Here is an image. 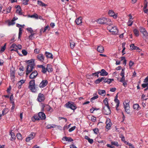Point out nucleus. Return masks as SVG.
Wrapping results in <instances>:
<instances>
[{
  "mask_svg": "<svg viewBox=\"0 0 148 148\" xmlns=\"http://www.w3.org/2000/svg\"><path fill=\"white\" fill-rule=\"evenodd\" d=\"M134 62L132 61H130L129 63V66L130 68L134 64Z\"/></svg>",
  "mask_w": 148,
  "mask_h": 148,
  "instance_id": "680f3d73",
  "label": "nucleus"
},
{
  "mask_svg": "<svg viewBox=\"0 0 148 148\" xmlns=\"http://www.w3.org/2000/svg\"><path fill=\"white\" fill-rule=\"evenodd\" d=\"M37 67L38 68H41L42 69L41 72L43 73H45L47 71L46 68L42 65H38Z\"/></svg>",
  "mask_w": 148,
  "mask_h": 148,
  "instance_id": "dca6fc26",
  "label": "nucleus"
},
{
  "mask_svg": "<svg viewBox=\"0 0 148 148\" xmlns=\"http://www.w3.org/2000/svg\"><path fill=\"white\" fill-rule=\"evenodd\" d=\"M38 115L40 119L45 120L46 118V116L44 113L42 112H40L38 113Z\"/></svg>",
  "mask_w": 148,
  "mask_h": 148,
  "instance_id": "a211bd4d",
  "label": "nucleus"
},
{
  "mask_svg": "<svg viewBox=\"0 0 148 148\" xmlns=\"http://www.w3.org/2000/svg\"><path fill=\"white\" fill-rule=\"evenodd\" d=\"M125 81V76L122 77L121 79L120 80V82H123Z\"/></svg>",
  "mask_w": 148,
  "mask_h": 148,
  "instance_id": "338daca9",
  "label": "nucleus"
},
{
  "mask_svg": "<svg viewBox=\"0 0 148 148\" xmlns=\"http://www.w3.org/2000/svg\"><path fill=\"white\" fill-rule=\"evenodd\" d=\"M97 22L98 24L110 25L112 24V22L111 20L108 18H102L98 19Z\"/></svg>",
  "mask_w": 148,
  "mask_h": 148,
  "instance_id": "f03ea898",
  "label": "nucleus"
},
{
  "mask_svg": "<svg viewBox=\"0 0 148 148\" xmlns=\"http://www.w3.org/2000/svg\"><path fill=\"white\" fill-rule=\"evenodd\" d=\"M16 47H17L16 45L14 44H13L11 46L10 48H13L16 49Z\"/></svg>",
  "mask_w": 148,
  "mask_h": 148,
  "instance_id": "774afa93",
  "label": "nucleus"
},
{
  "mask_svg": "<svg viewBox=\"0 0 148 148\" xmlns=\"http://www.w3.org/2000/svg\"><path fill=\"white\" fill-rule=\"evenodd\" d=\"M32 121L35 122L36 120H40V117L38 115H35L33 116V117L32 118Z\"/></svg>",
  "mask_w": 148,
  "mask_h": 148,
  "instance_id": "5701e85b",
  "label": "nucleus"
},
{
  "mask_svg": "<svg viewBox=\"0 0 148 148\" xmlns=\"http://www.w3.org/2000/svg\"><path fill=\"white\" fill-rule=\"evenodd\" d=\"M22 53L24 56H26L27 54V52L25 49L22 50Z\"/></svg>",
  "mask_w": 148,
  "mask_h": 148,
  "instance_id": "603ef678",
  "label": "nucleus"
},
{
  "mask_svg": "<svg viewBox=\"0 0 148 148\" xmlns=\"http://www.w3.org/2000/svg\"><path fill=\"white\" fill-rule=\"evenodd\" d=\"M114 101L116 103V105H117V107H119V105L120 102L119 101L118 99H114Z\"/></svg>",
  "mask_w": 148,
  "mask_h": 148,
  "instance_id": "49530a36",
  "label": "nucleus"
},
{
  "mask_svg": "<svg viewBox=\"0 0 148 148\" xmlns=\"http://www.w3.org/2000/svg\"><path fill=\"white\" fill-rule=\"evenodd\" d=\"M34 59H32L25 61V62L27 63V67L26 68V74L27 75H28L31 72L34 68Z\"/></svg>",
  "mask_w": 148,
  "mask_h": 148,
  "instance_id": "f257e3e1",
  "label": "nucleus"
},
{
  "mask_svg": "<svg viewBox=\"0 0 148 148\" xmlns=\"http://www.w3.org/2000/svg\"><path fill=\"white\" fill-rule=\"evenodd\" d=\"M23 30L21 28H19L18 33V39H20Z\"/></svg>",
  "mask_w": 148,
  "mask_h": 148,
  "instance_id": "c9c22d12",
  "label": "nucleus"
},
{
  "mask_svg": "<svg viewBox=\"0 0 148 148\" xmlns=\"http://www.w3.org/2000/svg\"><path fill=\"white\" fill-rule=\"evenodd\" d=\"M64 106L67 108H69L72 110H74L77 108L76 104L73 102L69 101L66 103Z\"/></svg>",
  "mask_w": 148,
  "mask_h": 148,
  "instance_id": "20e7f679",
  "label": "nucleus"
},
{
  "mask_svg": "<svg viewBox=\"0 0 148 148\" xmlns=\"http://www.w3.org/2000/svg\"><path fill=\"white\" fill-rule=\"evenodd\" d=\"M45 54L47 58H53V55L51 53L46 51L45 52Z\"/></svg>",
  "mask_w": 148,
  "mask_h": 148,
  "instance_id": "a878e982",
  "label": "nucleus"
},
{
  "mask_svg": "<svg viewBox=\"0 0 148 148\" xmlns=\"http://www.w3.org/2000/svg\"><path fill=\"white\" fill-rule=\"evenodd\" d=\"M107 29L111 32L114 33V34H116L118 32V30L116 26L112 25H109L107 27Z\"/></svg>",
  "mask_w": 148,
  "mask_h": 148,
  "instance_id": "7ed1b4c3",
  "label": "nucleus"
},
{
  "mask_svg": "<svg viewBox=\"0 0 148 148\" xmlns=\"http://www.w3.org/2000/svg\"><path fill=\"white\" fill-rule=\"evenodd\" d=\"M28 88L33 92H35L38 90V87L34 85L29 86Z\"/></svg>",
  "mask_w": 148,
  "mask_h": 148,
  "instance_id": "ddd939ff",
  "label": "nucleus"
},
{
  "mask_svg": "<svg viewBox=\"0 0 148 148\" xmlns=\"http://www.w3.org/2000/svg\"><path fill=\"white\" fill-rule=\"evenodd\" d=\"M106 128L108 130L110 129L112 125V123L110 119H108L106 121Z\"/></svg>",
  "mask_w": 148,
  "mask_h": 148,
  "instance_id": "4468645a",
  "label": "nucleus"
},
{
  "mask_svg": "<svg viewBox=\"0 0 148 148\" xmlns=\"http://www.w3.org/2000/svg\"><path fill=\"white\" fill-rule=\"evenodd\" d=\"M14 18L11 21H9L8 23V25L9 26L13 25L15 24V23L14 21L15 20V19H14Z\"/></svg>",
  "mask_w": 148,
  "mask_h": 148,
  "instance_id": "f704fd0d",
  "label": "nucleus"
},
{
  "mask_svg": "<svg viewBox=\"0 0 148 148\" xmlns=\"http://www.w3.org/2000/svg\"><path fill=\"white\" fill-rule=\"evenodd\" d=\"M35 134L34 133L32 132L30 134L28 137H27L26 138V141L27 142H29L30 140L34 138Z\"/></svg>",
  "mask_w": 148,
  "mask_h": 148,
  "instance_id": "9b49d317",
  "label": "nucleus"
},
{
  "mask_svg": "<svg viewBox=\"0 0 148 148\" xmlns=\"http://www.w3.org/2000/svg\"><path fill=\"white\" fill-rule=\"evenodd\" d=\"M10 77L12 81L13 82L14 81L15 71L12 70L11 69L10 70Z\"/></svg>",
  "mask_w": 148,
  "mask_h": 148,
  "instance_id": "f3484780",
  "label": "nucleus"
},
{
  "mask_svg": "<svg viewBox=\"0 0 148 148\" xmlns=\"http://www.w3.org/2000/svg\"><path fill=\"white\" fill-rule=\"evenodd\" d=\"M123 103L124 105V107L125 112L128 114L129 113H130V107L129 103L124 102Z\"/></svg>",
  "mask_w": 148,
  "mask_h": 148,
  "instance_id": "6e6552de",
  "label": "nucleus"
},
{
  "mask_svg": "<svg viewBox=\"0 0 148 148\" xmlns=\"http://www.w3.org/2000/svg\"><path fill=\"white\" fill-rule=\"evenodd\" d=\"M75 128H76V126H75L71 127V128H70L69 129V132H71L73 131L75 129Z\"/></svg>",
  "mask_w": 148,
  "mask_h": 148,
  "instance_id": "5fc2aeb1",
  "label": "nucleus"
},
{
  "mask_svg": "<svg viewBox=\"0 0 148 148\" xmlns=\"http://www.w3.org/2000/svg\"><path fill=\"white\" fill-rule=\"evenodd\" d=\"M16 136L17 139H18L20 140H22V136L21 134H17L16 135Z\"/></svg>",
  "mask_w": 148,
  "mask_h": 148,
  "instance_id": "a18cd8bd",
  "label": "nucleus"
},
{
  "mask_svg": "<svg viewBox=\"0 0 148 148\" xmlns=\"http://www.w3.org/2000/svg\"><path fill=\"white\" fill-rule=\"evenodd\" d=\"M133 32L134 34L136 36H138L139 35V31L136 29H134L133 30Z\"/></svg>",
  "mask_w": 148,
  "mask_h": 148,
  "instance_id": "473e14b6",
  "label": "nucleus"
},
{
  "mask_svg": "<svg viewBox=\"0 0 148 148\" xmlns=\"http://www.w3.org/2000/svg\"><path fill=\"white\" fill-rule=\"evenodd\" d=\"M101 78H98L97 79H96L95 82V83L96 84H98L99 83L101 82Z\"/></svg>",
  "mask_w": 148,
  "mask_h": 148,
  "instance_id": "8fccbe9b",
  "label": "nucleus"
},
{
  "mask_svg": "<svg viewBox=\"0 0 148 148\" xmlns=\"http://www.w3.org/2000/svg\"><path fill=\"white\" fill-rule=\"evenodd\" d=\"M93 131L94 132V133L96 134H97L98 133V131H99V130L98 128H95L94 129H93Z\"/></svg>",
  "mask_w": 148,
  "mask_h": 148,
  "instance_id": "052dcab7",
  "label": "nucleus"
},
{
  "mask_svg": "<svg viewBox=\"0 0 148 148\" xmlns=\"http://www.w3.org/2000/svg\"><path fill=\"white\" fill-rule=\"evenodd\" d=\"M96 120V118L93 116H91V120L93 122H95Z\"/></svg>",
  "mask_w": 148,
  "mask_h": 148,
  "instance_id": "bf43d9fd",
  "label": "nucleus"
},
{
  "mask_svg": "<svg viewBox=\"0 0 148 148\" xmlns=\"http://www.w3.org/2000/svg\"><path fill=\"white\" fill-rule=\"evenodd\" d=\"M38 60L41 62H43L44 60L45 57L42 54H40L37 56Z\"/></svg>",
  "mask_w": 148,
  "mask_h": 148,
  "instance_id": "6ab92c4d",
  "label": "nucleus"
},
{
  "mask_svg": "<svg viewBox=\"0 0 148 148\" xmlns=\"http://www.w3.org/2000/svg\"><path fill=\"white\" fill-rule=\"evenodd\" d=\"M139 30L140 32L143 34L144 38H147L148 37V33L145 29L142 27H139Z\"/></svg>",
  "mask_w": 148,
  "mask_h": 148,
  "instance_id": "39448f33",
  "label": "nucleus"
},
{
  "mask_svg": "<svg viewBox=\"0 0 148 148\" xmlns=\"http://www.w3.org/2000/svg\"><path fill=\"white\" fill-rule=\"evenodd\" d=\"M40 52V50L38 49H36L34 50V53L36 54H38Z\"/></svg>",
  "mask_w": 148,
  "mask_h": 148,
  "instance_id": "e2e57ef3",
  "label": "nucleus"
},
{
  "mask_svg": "<svg viewBox=\"0 0 148 148\" xmlns=\"http://www.w3.org/2000/svg\"><path fill=\"white\" fill-rule=\"evenodd\" d=\"M29 86L34 85L35 84V80L34 79H33V80H31L29 82Z\"/></svg>",
  "mask_w": 148,
  "mask_h": 148,
  "instance_id": "4c0bfd02",
  "label": "nucleus"
},
{
  "mask_svg": "<svg viewBox=\"0 0 148 148\" xmlns=\"http://www.w3.org/2000/svg\"><path fill=\"white\" fill-rule=\"evenodd\" d=\"M99 94L102 96H104L106 95V92L105 90H99L98 91Z\"/></svg>",
  "mask_w": 148,
  "mask_h": 148,
  "instance_id": "393cba45",
  "label": "nucleus"
},
{
  "mask_svg": "<svg viewBox=\"0 0 148 148\" xmlns=\"http://www.w3.org/2000/svg\"><path fill=\"white\" fill-rule=\"evenodd\" d=\"M108 101V99L107 98H105V99L103 100V102L104 103L105 105V106H109Z\"/></svg>",
  "mask_w": 148,
  "mask_h": 148,
  "instance_id": "72a5a7b5",
  "label": "nucleus"
},
{
  "mask_svg": "<svg viewBox=\"0 0 148 148\" xmlns=\"http://www.w3.org/2000/svg\"><path fill=\"white\" fill-rule=\"evenodd\" d=\"M6 44H5L4 45L1 47L0 50L1 51L3 52L5 51L6 48Z\"/></svg>",
  "mask_w": 148,
  "mask_h": 148,
  "instance_id": "3c124183",
  "label": "nucleus"
},
{
  "mask_svg": "<svg viewBox=\"0 0 148 148\" xmlns=\"http://www.w3.org/2000/svg\"><path fill=\"white\" fill-rule=\"evenodd\" d=\"M102 111L103 114L106 115H108L111 113L109 106H104Z\"/></svg>",
  "mask_w": 148,
  "mask_h": 148,
  "instance_id": "423d86ee",
  "label": "nucleus"
},
{
  "mask_svg": "<svg viewBox=\"0 0 148 148\" xmlns=\"http://www.w3.org/2000/svg\"><path fill=\"white\" fill-rule=\"evenodd\" d=\"M27 30L30 32L31 34H35V33H34V31L32 29L31 27H29L27 28Z\"/></svg>",
  "mask_w": 148,
  "mask_h": 148,
  "instance_id": "e433bc0d",
  "label": "nucleus"
},
{
  "mask_svg": "<svg viewBox=\"0 0 148 148\" xmlns=\"http://www.w3.org/2000/svg\"><path fill=\"white\" fill-rule=\"evenodd\" d=\"M124 69H122L120 73V75L122 77L125 76Z\"/></svg>",
  "mask_w": 148,
  "mask_h": 148,
  "instance_id": "864d4df0",
  "label": "nucleus"
},
{
  "mask_svg": "<svg viewBox=\"0 0 148 148\" xmlns=\"http://www.w3.org/2000/svg\"><path fill=\"white\" fill-rule=\"evenodd\" d=\"M75 23L77 25L80 24L82 23V18L81 17H79L77 18L75 21Z\"/></svg>",
  "mask_w": 148,
  "mask_h": 148,
  "instance_id": "4be33fe9",
  "label": "nucleus"
},
{
  "mask_svg": "<svg viewBox=\"0 0 148 148\" xmlns=\"http://www.w3.org/2000/svg\"><path fill=\"white\" fill-rule=\"evenodd\" d=\"M99 71H97V72H95V73H92L91 75L92 76H93L95 77H99V75L98 74L99 73Z\"/></svg>",
  "mask_w": 148,
  "mask_h": 148,
  "instance_id": "58836bf2",
  "label": "nucleus"
},
{
  "mask_svg": "<svg viewBox=\"0 0 148 148\" xmlns=\"http://www.w3.org/2000/svg\"><path fill=\"white\" fill-rule=\"evenodd\" d=\"M38 75L37 71H33L29 76V79H33L36 77Z\"/></svg>",
  "mask_w": 148,
  "mask_h": 148,
  "instance_id": "1a4fd4ad",
  "label": "nucleus"
},
{
  "mask_svg": "<svg viewBox=\"0 0 148 148\" xmlns=\"http://www.w3.org/2000/svg\"><path fill=\"white\" fill-rule=\"evenodd\" d=\"M28 88L33 92H35L38 90V87L34 85L29 86Z\"/></svg>",
  "mask_w": 148,
  "mask_h": 148,
  "instance_id": "f8f14e48",
  "label": "nucleus"
},
{
  "mask_svg": "<svg viewBox=\"0 0 148 148\" xmlns=\"http://www.w3.org/2000/svg\"><path fill=\"white\" fill-rule=\"evenodd\" d=\"M25 82V80H20L18 82V84H20V85H22V84L24 83Z\"/></svg>",
  "mask_w": 148,
  "mask_h": 148,
  "instance_id": "69168bd1",
  "label": "nucleus"
},
{
  "mask_svg": "<svg viewBox=\"0 0 148 148\" xmlns=\"http://www.w3.org/2000/svg\"><path fill=\"white\" fill-rule=\"evenodd\" d=\"M11 7L10 6L8 7L7 9L6 13H10L11 10Z\"/></svg>",
  "mask_w": 148,
  "mask_h": 148,
  "instance_id": "0e129e2a",
  "label": "nucleus"
},
{
  "mask_svg": "<svg viewBox=\"0 0 148 148\" xmlns=\"http://www.w3.org/2000/svg\"><path fill=\"white\" fill-rule=\"evenodd\" d=\"M130 49L132 50L138 49L140 50L139 48L134 46V44H132L130 45Z\"/></svg>",
  "mask_w": 148,
  "mask_h": 148,
  "instance_id": "7c9ffc66",
  "label": "nucleus"
},
{
  "mask_svg": "<svg viewBox=\"0 0 148 148\" xmlns=\"http://www.w3.org/2000/svg\"><path fill=\"white\" fill-rule=\"evenodd\" d=\"M46 69L47 71H48L49 72H51L53 71L51 65L49 64L47 65Z\"/></svg>",
  "mask_w": 148,
  "mask_h": 148,
  "instance_id": "b1692460",
  "label": "nucleus"
},
{
  "mask_svg": "<svg viewBox=\"0 0 148 148\" xmlns=\"http://www.w3.org/2000/svg\"><path fill=\"white\" fill-rule=\"evenodd\" d=\"M113 81L114 79H108L107 83L109 84L112 82V81Z\"/></svg>",
  "mask_w": 148,
  "mask_h": 148,
  "instance_id": "4d7b16f0",
  "label": "nucleus"
},
{
  "mask_svg": "<svg viewBox=\"0 0 148 148\" xmlns=\"http://www.w3.org/2000/svg\"><path fill=\"white\" fill-rule=\"evenodd\" d=\"M98 97V96L97 95L92 97L90 99V101L92 102H93V100L95 99H97Z\"/></svg>",
  "mask_w": 148,
  "mask_h": 148,
  "instance_id": "09e8293b",
  "label": "nucleus"
},
{
  "mask_svg": "<svg viewBox=\"0 0 148 148\" xmlns=\"http://www.w3.org/2000/svg\"><path fill=\"white\" fill-rule=\"evenodd\" d=\"M133 108L134 109H136L138 110H139L140 109V108L139 106V105L137 103L134 104L133 106Z\"/></svg>",
  "mask_w": 148,
  "mask_h": 148,
  "instance_id": "2f4dec72",
  "label": "nucleus"
},
{
  "mask_svg": "<svg viewBox=\"0 0 148 148\" xmlns=\"http://www.w3.org/2000/svg\"><path fill=\"white\" fill-rule=\"evenodd\" d=\"M108 14L110 16H113L114 18L115 19L116 18L118 15L117 13L115 14L112 10H109L108 12Z\"/></svg>",
  "mask_w": 148,
  "mask_h": 148,
  "instance_id": "2eb2a0df",
  "label": "nucleus"
},
{
  "mask_svg": "<svg viewBox=\"0 0 148 148\" xmlns=\"http://www.w3.org/2000/svg\"><path fill=\"white\" fill-rule=\"evenodd\" d=\"M55 125H48L46 127L48 129H51V128L55 127Z\"/></svg>",
  "mask_w": 148,
  "mask_h": 148,
  "instance_id": "c03bdc74",
  "label": "nucleus"
},
{
  "mask_svg": "<svg viewBox=\"0 0 148 148\" xmlns=\"http://www.w3.org/2000/svg\"><path fill=\"white\" fill-rule=\"evenodd\" d=\"M62 140H65L66 141L71 142L73 141V140L70 137H67L65 136L63 138Z\"/></svg>",
  "mask_w": 148,
  "mask_h": 148,
  "instance_id": "cd10ccee",
  "label": "nucleus"
},
{
  "mask_svg": "<svg viewBox=\"0 0 148 148\" xmlns=\"http://www.w3.org/2000/svg\"><path fill=\"white\" fill-rule=\"evenodd\" d=\"M111 144L112 145H114L116 147L119 146L118 142L117 141H112L111 142Z\"/></svg>",
  "mask_w": 148,
  "mask_h": 148,
  "instance_id": "de8ad7c7",
  "label": "nucleus"
},
{
  "mask_svg": "<svg viewBox=\"0 0 148 148\" xmlns=\"http://www.w3.org/2000/svg\"><path fill=\"white\" fill-rule=\"evenodd\" d=\"M45 99V96L44 94L41 93L38 94L37 99V101L39 102L43 101Z\"/></svg>",
  "mask_w": 148,
  "mask_h": 148,
  "instance_id": "0eeeda50",
  "label": "nucleus"
},
{
  "mask_svg": "<svg viewBox=\"0 0 148 148\" xmlns=\"http://www.w3.org/2000/svg\"><path fill=\"white\" fill-rule=\"evenodd\" d=\"M50 29V27L49 25H47L44 28V29L42 30L43 32H46V31L48 30V31H49Z\"/></svg>",
  "mask_w": 148,
  "mask_h": 148,
  "instance_id": "ea45409f",
  "label": "nucleus"
},
{
  "mask_svg": "<svg viewBox=\"0 0 148 148\" xmlns=\"http://www.w3.org/2000/svg\"><path fill=\"white\" fill-rule=\"evenodd\" d=\"M70 47L72 49H73L75 46V43L74 42L71 41L70 42Z\"/></svg>",
  "mask_w": 148,
  "mask_h": 148,
  "instance_id": "a19ab883",
  "label": "nucleus"
},
{
  "mask_svg": "<svg viewBox=\"0 0 148 148\" xmlns=\"http://www.w3.org/2000/svg\"><path fill=\"white\" fill-rule=\"evenodd\" d=\"M97 50V51L100 53H103L104 51V49L103 47L101 45L98 46Z\"/></svg>",
  "mask_w": 148,
  "mask_h": 148,
  "instance_id": "aec40b11",
  "label": "nucleus"
},
{
  "mask_svg": "<svg viewBox=\"0 0 148 148\" xmlns=\"http://www.w3.org/2000/svg\"><path fill=\"white\" fill-rule=\"evenodd\" d=\"M11 136V138L10 140L11 141H13L16 139V136L14 132H11L10 133Z\"/></svg>",
  "mask_w": 148,
  "mask_h": 148,
  "instance_id": "c85d7f7f",
  "label": "nucleus"
},
{
  "mask_svg": "<svg viewBox=\"0 0 148 148\" xmlns=\"http://www.w3.org/2000/svg\"><path fill=\"white\" fill-rule=\"evenodd\" d=\"M99 73H100V75L101 76H107L108 74V73L104 69H102L101 71H99Z\"/></svg>",
  "mask_w": 148,
  "mask_h": 148,
  "instance_id": "412c9836",
  "label": "nucleus"
},
{
  "mask_svg": "<svg viewBox=\"0 0 148 148\" xmlns=\"http://www.w3.org/2000/svg\"><path fill=\"white\" fill-rule=\"evenodd\" d=\"M29 17L31 18H34L36 19L38 18V14H34L29 16Z\"/></svg>",
  "mask_w": 148,
  "mask_h": 148,
  "instance_id": "37998d69",
  "label": "nucleus"
},
{
  "mask_svg": "<svg viewBox=\"0 0 148 148\" xmlns=\"http://www.w3.org/2000/svg\"><path fill=\"white\" fill-rule=\"evenodd\" d=\"M17 8L18 9L16 11V12L20 15H21L23 14V13L21 12V7L19 5H18L17 7Z\"/></svg>",
  "mask_w": 148,
  "mask_h": 148,
  "instance_id": "bb28decb",
  "label": "nucleus"
},
{
  "mask_svg": "<svg viewBox=\"0 0 148 148\" xmlns=\"http://www.w3.org/2000/svg\"><path fill=\"white\" fill-rule=\"evenodd\" d=\"M133 22L132 21V20H129V21L127 23V25L129 26H131L133 24Z\"/></svg>",
  "mask_w": 148,
  "mask_h": 148,
  "instance_id": "6e6d98bb",
  "label": "nucleus"
},
{
  "mask_svg": "<svg viewBox=\"0 0 148 148\" xmlns=\"http://www.w3.org/2000/svg\"><path fill=\"white\" fill-rule=\"evenodd\" d=\"M142 86L143 88L147 87L148 86V83L143 84H142Z\"/></svg>",
  "mask_w": 148,
  "mask_h": 148,
  "instance_id": "13d9d810",
  "label": "nucleus"
},
{
  "mask_svg": "<svg viewBox=\"0 0 148 148\" xmlns=\"http://www.w3.org/2000/svg\"><path fill=\"white\" fill-rule=\"evenodd\" d=\"M9 111L8 109L7 108H5L2 111V115L4 116Z\"/></svg>",
  "mask_w": 148,
  "mask_h": 148,
  "instance_id": "c756f323",
  "label": "nucleus"
},
{
  "mask_svg": "<svg viewBox=\"0 0 148 148\" xmlns=\"http://www.w3.org/2000/svg\"><path fill=\"white\" fill-rule=\"evenodd\" d=\"M48 83V81L45 79L42 80L39 85V87L40 88H43L46 86Z\"/></svg>",
  "mask_w": 148,
  "mask_h": 148,
  "instance_id": "9d476101",
  "label": "nucleus"
},
{
  "mask_svg": "<svg viewBox=\"0 0 148 148\" xmlns=\"http://www.w3.org/2000/svg\"><path fill=\"white\" fill-rule=\"evenodd\" d=\"M46 109L48 111H50L51 110H52V109L49 105H46Z\"/></svg>",
  "mask_w": 148,
  "mask_h": 148,
  "instance_id": "79ce46f5",
  "label": "nucleus"
}]
</instances>
